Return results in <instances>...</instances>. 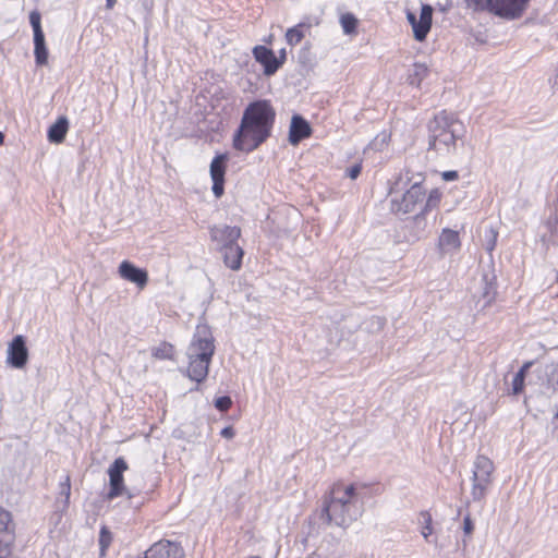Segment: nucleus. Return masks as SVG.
I'll return each instance as SVG.
<instances>
[{
  "instance_id": "5",
  "label": "nucleus",
  "mask_w": 558,
  "mask_h": 558,
  "mask_svg": "<svg viewBox=\"0 0 558 558\" xmlns=\"http://www.w3.org/2000/svg\"><path fill=\"white\" fill-rule=\"evenodd\" d=\"M428 147L438 153H450L463 134V124L452 114L441 111L428 123Z\"/></svg>"
},
{
  "instance_id": "6",
  "label": "nucleus",
  "mask_w": 558,
  "mask_h": 558,
  "mask_svg": "<svg viewBox=\"0 0 558 558\" xmlns=\"http://www.w3.org/2000/svg\"><path fill=\"white\" fill-rule=\"evenodd\" d=\"M530 0H465L469 8L487 10L497 16L514 20L522 15Z\"/></svg>"
},
{
  "instance_id": "41",
  "label": "nucleus",
  "mask_w": 558,
  "mask_h": 558,
  "mask_svg": "<svg viewBox=\"0 0 558 558\" xmlns=\"http://www.w3.org/2000/svg\"><path fill=\"white\" fill-rule=\"evenodd\" d=\"M252 558H257V557H252Z\"/></svg>"
},
{
  "instance_id": "8",
  "label": "nucleus",
  "mask_w": 558,
  "mask_h": 558,
  "mask_svg": "<svg viewBox=\"0 0 558 558\" xmlns=\"http://www.w3.org/2000/svg\"><path fill=\"white\" fill-rule=\"evenodd\" d=\"M129 469V465L124 458H117L108 469L109 475V492L108 499H114L120 496H126L129 499L136 496L140 490L132 489L124 485L123 473Z\"/></svg>"
},
{
  "instance_id": "32",
  "label": "nucleus",
  "mask_w": 558,
  "mask_h": 558,
  "mask_svg": "<svg viewBox=\"0 0 558 558\" xmlns=\"http://www.w3.org/2000/svg\"><path fill=\"white\" fill-rule=\"evenodd\" d=\"M474 531V523L470 514H466L463 519V532L465 536H470Z\"/></svg>"
},
{
  "instance_id": "1",
  "label": "nucleus",
  "mask_w": 558,
  "mask_h": 558,
  "mask_svg": "<svg viewBox=\"0 0 558 558\" xmlns=\"http://www.w3.org/2000/svg\"><path fill=\"white\" fill-rule=\"evenodd\" d=\"M276 111L268 100H255L244 109L239 128L233 134V148L251 153L271 135Z\"/></svg>"
},
{
  "instance_id": "10",
  "label": "nucleus",
  "mask_w": 558,
  "mask_h": 558,
  "mask_svg": "<svg viewBox=\"0 0 558 558\" xmlns=\"http://www.w3.org/2000/svg\"><path fill=\"white\" fill-rule=\"evenodd\" d=\"M29 23L34 32V54L37 65H45L48 62V50L45 43V35L40 24V14L33 11L29 14Z\"/></svg>"
},
{
  "instance_id": "18",
  "label": "nucleus",
  "mask_w": 558,
  "mask_h": 558,
  "mask_svg": "<svg viewBox=\"0 0 558 558\" xmlns=\"http://www.w3.org/2000/svg\"><path fill=\"white\" fill-rule=\"evenodd\" d=\"M460 245L461 242L457 231L448 228L442 229L438 239V250L441 256L457 252Z\"/></svg>"
},
{
  "instance_id": "24",
  "label": "nucleus",
  "mask_w": 558,
  "mask_h": 558,
  "mask_svg": "<svg viewBox=\"0 0 558 558\" xmlns=\"http://www.w3.org/2000/svg\"><path fill=\"white\" fill-rule=\"evenodd\" d=\"M303 24H299L294 27H291L286 33V39L289 45L295 46L304 38V33L302 31Z\"/></svg>"
},
{
  "instance_id": "34",
  "label": "nucleus",
  "mask_w": 558,
  "mask_h": 558,
  "mask_svg": "<svg viewBox=\"0 0 558 558\" xmlns=\"http://www.w3.org/2000/svg\"><path fill=\"white\" fill-rule=\"evenodd\" d=\"M441 177L445 181H454L458 179V172L454 170L444 171Z\"/></svg>"
},
{
  "instance_id": "2",
  "label": "nucleus",
  "mask_w": 558,
  "mask_h": 558,
  "mask_svg": "<svg viewBox=\"0 0 558 558\" xmlns=\"http://www.w3.org/2000/svg\"><path fill=\"white\" fill-rule=\"evenodd\" d=\"M323 512L329 522L347 527L363 513V498L354 484L335 483L325 496Z\"/></svg>"
},
{
  "instance_id": "21",
  "label": "nucleus",
  "mask_w": 558,
  "mask_h": 558,
  "mask_svg": "<svg viewBox=\"0 0 558 558\" xmlns=\"http://www.w3.org/2000/svg\"><path fill=\"white\" fill-rule=\"evenodd\" d=\"M69 130V121L65 117H60L48 130V140L51 143L60 144L64 141Z\"/></svg>"
},
{
  "instance_id": "12",
  "label": "nucleus",
  "mask_w": 558,
  "mask_h": 558,
  "mask_svg": "<svg viewBox=\"0 0 558 558\" xmlns=\"http://www.w3.org/2000/svg\"><path fill=\"white\" fill-rule=\"evenodd\" d=\"M227 154H218L214 157L209 166V173L213 181V193L219 198L225 192V175L227 170Z\"/></svg>"
},
{
  "instance_id": "37",
  "label": "nucleus",
  "mask_w": 558,
  "mask_h": 558,
  "mask_svg": "<svg viewBox=\"0 0 558 558\" xmlns=\"http://www.w3.org/2000/svg\"><path fill=\"white\" fill-rule=\"evenodd\" d=\"M553 87L558 89V72L555 74V76L551 78Z\"/></svg>"
},
{
  "instance_id": "13",
  "label": "nucleus",
  "mask_w": 558,
  "mask_h": 558,
  "mask_svg": "<svg viewBox=\"0 0 558 558\" xmlns=\"http://www.w3.org/2000/svg\"><path fill=\"white\" fill-rule=\"evenodd\" d=\"M209 234L211 241L216 243L217 248L220 251L238 243L241 236V229L235 226L215 225L210 227Z\"/></svg>"
},
{
  "instance_id": "17",
  "label": "nucleus",
  "mask_w": 558,
  "mask_h": 558,
  "mask_svg": "<svg viewBox=\"0 0 558 558\" xmlns=\"http://www.w3.org/2000/svg\"><path fill=\"white\" fill-rule=\"evenodd\" d=\"M312 129L310 123L301 116L294 114L291 119L289 130V142L291 145H298L302 140L310 137Z\"/></svg>"
},
{
  "instance_id": "30",
  "label": "nucleus",
  "mask_w": 558,
  "mask_h": 558,
  "mask_svg": "<svg viewBox=\"0 0 558 558\" xmlns=\"http://www.w3.org/2000/svg\"><path fill=\"white\" fill-rule=\"evenodd\" d=\"M232 404V400L228 396L219 397L215 400V407L221 411H228Z\"/></svg>"
},
{
  "instance_id": "15",
  "label": "nucleus",
  "mask_w": 558,
  "mask_h": 558,
  "mask_svg": "<svg viewBox=\"0 0 558 558\" xmlns=\"http://www.w3.org/2000/svg\"><path fill=\"white\" fill-rule=\"evenodd\" d=\"M253 56L263 65L264 74L267 76L274 75L282 66V61L277 60L274 51L265 46H255Z\"/></svg>"
},
{
  "instance_id": "31",
  "label": "nucleus",
  "mask_w": 558,
  "mask_h": 558,
  "mask_svg": "<svg viewBox=\"0 0 558 558\" xmlns=\"http://www.w3.org/2000/svg\"><path fill=\"white\" fill-rule=\"evenodd\" d=\"M110 542H111L110 532L106 527H102L100 531V537H99V544H100L102 551L106 550V548L109 546Z\"/></svg>"
},
{
  "instance_id": "14",
  "label": "nucleus",
  "mask_w": 558,
  "mask_h": 558,
  "mask_svg": "<svg viewBox=\"0 0 558 558\" xmlns=\"http://www.w3.org/2000/svg\"><path fill=\"white\" fill-rule=\"evenodd\" d=\"M28 361V350L23 336H15L9 343L7 363L14 368H23Z\"/></svg>"
},
{
  "instance_id": "36",
  "label": "nucleus",
  "mask_w": 558,
  "mask_h": 558,
  "mask_svg": "<svg viewBox=\"0 0 558 558\" xmlns=\"http://www.w3.org/2000/svg\"><path fill=\"white\" fill-rule=\"evenodd\" d=\"M286 58H287L286 49H281V50L279 51V57H277V60L282 61V64H283V63H284V61H286Z\"/></svg>"
},
{
  "instance_id": "3",
  "label": "nucleus",
  "mask_w": 558,
  "mask_h": 558,
  "mask_svg": "<svg viewBox=\"0 0 558 558\" xmlns=\"http://www.w3.org/2000/svg\"><path fill=\"white\" fill-rule=\"evenodd\" d=\"M215 349L210 328L207 325H197L186 349V356L189 359L186 376L191 380L201 384L207 378Z\"/></svg>"
},
{
  "instance_id": "39",
  "label": "nucleus",
  "mask_w": 558,
  "mask_h": 558,
  "mask_svg": "<svg viewBox=\"0 0 558 558\" xmlns=\"http://www.w3.org/2000/svg\"><path fill=\"white\" fill-rule=\"evenodd\" d=\"M3 140H4V136H3V134L0 132V145L3 143Z\"/></svg>"
},
{
  "instance_id": "29",
  "label": "nucleus",
  "mask_w": 558,
  "mask_h": 558,
  "mask_svg": "<svg viewBox=\"0 0 558 558\" xmlns=\"http://www.w3.org/2000/svg\"><path fill=\"white\" fill-rule=\"evenodd\" d=\"M60 495L64 497V504L68 506L71 496L70 476L66 475L64 482L60 483Z\"/></svg>"
},
{
  "instance_id": "35",
  "label": "nucleus",
  "mask_w": 558,
  "mask_h": 558,
  "mask_svg": "<svg viewBox=\"0 0 558 558\" xmlns=\"http://www.w3.org/2000/svg\"><path fill=\"white\" fill-rule=\"evenodd\" d=\"M220 435L223 438L231 439L234 437L235 433L231 426H226L225 428L221 429Z\"/></svg>"
},
{
  "instance_id": "25",
  "label": "nucleus",
  "mask_w": 558,
  "mask_h": 558,
  "mask_svg": "<svg viewBox=\"0 0 558 558\" xmlns=\"http://www.w3.org/2000/svg\"><path fill=\"white\" fill-rule=\"evenodd\" d=\"M484 238L485 239H484L483 245L487 252L492 253L495 250L496 244H497V238H498L497 230L492 226L486 228Z\"/></svg>"
},
{
  "instance_id": "27",
  "label": "nucleus",
  "mask_w": 558,
  "mask_h": 558,
  "mask_svg": "<svg viewBox=\"0 0 558 558\" xmlns=\"http://www.w3.org/2000/svg\"><path fill=\"white\" fill-rule=\"evenodd\" d=\"M340 23L344 34H352L355 32L357 20L353 14L345 13L341 15Z\"/></svg>"
},
{
  "instance_id": "4",
  "label": "nucleus",
  "mask_w": 558,
  "mask_h": 558,
  "mask_svg": "<svg viewBox=\"0 0 558 558\" xmlns=\"http://www.w3.org/2000/svg\"><path fill=\"white\" fill-rule=\"evenodd\" d=\"M423 181L424 175L420 172L413 173L407 169L401 173L390 187L391 210L402 214L412 213L425 196Z\"/></svg>"
},
{
  "instance_id": "40",
  "label": "nucleus",
  "mask_w": 558,
  "mask_h": 558,
  "mask_svg": "<svg viewBox=\"0 0 558 558\" xmlns=\"http://www.w3.org/2000/svg\"><path fill=\"white\" fill-rule=\"evenodd\" d=\"M556 417L558 418V411H557Z\"/></svg>"
},
{
  "instance_id": "16",
  "label": "nucleus",
  "mask_w": 558,
  "mask_h": 558,
  "mask_svg": "<svg viewBox=\"0 0 558 558\" xmlns=\"http://www.w3.org/2000/svg\"><path fill=\"white\" fill-rule=\"evenodd\" d=\"M118 272L122 279L135 283L140 289H144L148 282L147 271L129 260H123L119 265Z\"/></svg>"
},
{
  "instance_id": "7",
  "label": "nucleus",
  "mask_w": 558,
  "mask_h": 558,
  "mask_svg": "<svg viewBox=\"0 0 558 558\" xmlns=\"http://www.w3.org/2000/svg\"><path fill=\"white\" fill-rule=\"evenodd\" d=\"M494 464L485 456L476 457L472 471L471 496L474 501H482L493 484Z\"/></svg>"
},
{
  "instance_id": "9",
  "label": "nucleus",
  "mask_w": 558,
  "mask_h": 558,
  "mask_svg": "<svg viewBox=\"0 0 558 558\" xmlns=\"http://www.w3.org/2000/svg\"><path fill=\"white\" fill-rule=\"evenodd\" d=\"M14 539L15 524L12 514L0 507V558H7L11 554Z\"/></svg>"
},
{
  "instance_id": "11",
  "label": "nucleus",
  "mask_w": 558,
  "mask_h": 558,
  "mask_svg": "<svg viewBox=\"0 0 558 558\" xmlns=\"http://www.w3.org/2000/svg\"><path fill=\"white\" fill-rule=\"evenodd\" d=\"M432 15L433 9L428 4L422 5L418 17L411 11L407 12L408 22L413 28L414 38L416 40L422 41L426 38L432 25Z\"/></svg>"
},
{
  "instance_id": "20",
  "label": "nucleus",
  "mask_w": 558,
  "mask_h": 558,
  "mask_svg": "<svg viewBox=\"0 0 558 558\" xmlns=\"http://www.w3.org/2000/svg\"><path fill=\"white\" fill-rule=\"evenodd\" d=\"M220 252L222 253L223 263L228 268L232 270L241 268L244 251L238 243L225 247Z\"/></svg>"
},
{
  "instance_id": "33",
  "label": "nucleus",
  "mask_w": 558,
  "mask_h": 558,
  "mask_svg": "<svg viewBox=\"0 0 558 558\" xmlns=\"http://www.w3.org/2000/svg\"><path fill=\"white\" fill-rule=\"evenodd\" d=\"M361 171H362V165L355 163L347 170V175L350 179L355 180L360 175Z\"/></svg>"
},
{
  "instance_id": "22",
  "label": "nucleus",
  "mask_w": 558,
  "mask_h": 558,
  "mask_svg": "<svg viewBox=\"0 0 558 558\" xmlns=\"http://www.w3.org/2000/svg\"><path fill=\"white\" fill-rule=\"evenodd\" d=\"M428 68L424 63H414L409 70L408 82L410 85L418 87L423 80L428 75Z\"/></svg>"
},
{
  "instance_id": "28",
  "label": "nucleus",
  "mask_w": 558,
  "mask_h": 558,
  "mask_svg": "<svg viewBox=\"0 0 558 558\" xmlns=\"http://www.w3.org/2000/svg\"><path fill=\"white\" fill-rule=\"evenodd\" d=\"M421 518L423 520L422 535L425 539L433 533L432 529V515L428 512H422Z\"/></svg>"
},
{
  "instance_id": "26",
  "label": "nucleus",
  "mask_w": 558,
  "mask_h": 558,
  "mask_svg": "<svg viewBox=\"0 0 558 558\" xmlns=\"http://www.w3.org/2000/svg\"><path fill=\"white\" fill-rule=\"evenodd\" d=\"M173 351L172 344L163 342L153 350V356L160 360H172Z\"/></svg>"
},
{
  "instance_id": "19",
  "label": "nucleus",
  "mask_w": 558,
  "mask_h": 558,
  "mask_svg": "<svg viewBox=\"0 0 558 558\" xmlns=\"http://www.w3.org/2000/svg\"><path fill=\"white\" fill-rule=\"evenodd\" d=\"M441 194L438 190L430 191L427 201L425 203L424 209L421 214L416 215L414 218V223L421 230V233L416 234L417 238H421L425 234V228L427 226L426 219L424 217V213L436 208L440 203Z\"/></svg>"
},
{
  "instance_id": "38",
  "label": "nucleus",
  "mask_w": 558,
  "mask_h": 558,
  "mask_svg": "<svg viewBox=\"0 0 558 558\" xmlns=\"http://www.w3.org/2000/svg\"><path fill=\"white\" fill-rule=\"evenodd\" d=\"M117 0H106V7L108 9H112L113 5L116 4Z\"/></svg>"
},
{
  "instance_id": "23",
  "label": "nucleus",
  "mask_w": 558,
  "mask_h": 558,
  "mask_svg": "<svg viewBox=\"0 0 558 558\" xmlns=\"http://www.w3.org/2000/svg\"><path fill=\"white\" fill-rule=\"evenodd\" d=\"M529 366H530V363L524 364L519 369V372L513 376V379L511 383L513 395H519L523 391L525 374H526Z\"/></svg>"
}]
</instances>
